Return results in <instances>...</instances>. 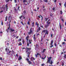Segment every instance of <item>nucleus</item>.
<instances>
[{
	"label": "nucleus",
	"mask_w": 66,
	"mask_h": 66,
	"mask_svg": "<svg viewBox=\"0 0 66 66\" xmlns=\"http://www.w3.org/2000/svg\"><path fill=\"white\" fill-rule=\"evenodd\" d=\"M26 60L27 61H28V62H29V59L28 58H26Z\"/></svg>",
	"instance_id": "nucleus-33"
},
{
	"label": "nucleus",
	"mask_w": 66,
	"mask_h": 66,
	"mask_svg": "<svg viewBox=\"0 0 66 66\" xmlns=\"http://www.w3.org/2000/svg\"><path fill=\"white\" fill-rule=\"evenodd\" d=\"M5 50L6 51H7V54H8L9 53H11V51H10V50H9V49H8L7 51V48H6Z\"/></svg>",
	"instance_id": "nucleus-6"
},
{
	"label": "nucleus",
	"mask_w": 66,
	"mask_h": 66,
	"mask_svg": "<svg viewBox=\"0 0 66 66\" xmlns=\"http://www.w3.org/2000/svg\"><path fill=\"white\" fill-rule=\"evenodd\" d=\"M10 31L12 33H13V34H14V33H16V32H15V30L13 28H11Z\"/></svg>",
	"instance_id": "nucleus-5"
},
{
	"label": "nucleus",
	"mask_w": 66,
	"mask_h": 66,
	"mask_svg": "<svg viewBox=\"0 0 66 66\" xmlns=\"http://www.w3.org/2000/svg\"><path fill=\"white\" fill-rule=\"evenodd\" d=\"M45 19L46 21H47V20H48V18H45Z\"/></svg>",
	"instance_id": "nucleus-38"
},
{
	"label": "nucleus",
	"mask_w": 66,
	"mask_h": 66,
	"mask_svg": "<svg viewBox=\"0 0 66 66\" xmlns=\"http://www.w3.org/2000/svg\"><path fill=\"white\" fill-rule=\"evenodd\" d=\"M40 27H39L37 30V32H38V31H40Z\"/></svg>",
	"instance_id": "nucleus-15"
},
{
	"label": "nucleus",
	"mask_w": 66,
	"mask_h": 66,
	"mask_svg": "<svg viewBox=\"0 0 66 66\" xmlns=\"http://www.w3.org/2000/svg\"><path fill=\"white\" fill-rule=\"evenodd\" d=\"M17 0H14V2L15 3H16L17 2Z\"/></svg>",
	"instance_id": "nucleus-36"
},
{
	"label": "nucleus",
	"mask_w": 66,
	"mask_h": 66,
	"mask_svg": "<svg viewBox=\"0 0 66 66\" xmlns=\"http://www.w3.org/2000/svg\"><path fill=\"white\" fill-rule=\"evenodd\" d=\"M59 27H60V29H62V27L61 26V25L60 23H59Z\"/></svg>",
	"instance_id": "nucleus-16"
},
{
	"label": "nucleus",
	"mask_w": 66,
	"mask_h": 66,
	"mask_svg": "<svg viewBox=\"0 0 66 66\" xmlns=\"http://www.w3.org/2000/svg\"><path fill=\"white\" fill-rule=\"evenodd\" d=\"M44 65H45V64L44 63H43L42 64V66H44Z\"/></svg>",
	"instance_id": "nucleus-39"
},
{
	"label": "nucleus",
	"mask_w": 66,
	"mask_h": 66,
	"mask_svg": "<svg viewBox=\"0 0 66 66\" xmlns=\"http://www.w3.org/2000/svg\"><path fill=\"white\" fill-rule=\"evenodd\" d=\"M45 2H48V1L47 0H44Z\"/></svg>",
	"instance_id": "nucleus-40"
},
{
	"label": "nucleus",
	"mask_w": 66,
	"mask_h": 66,
	"mask_svg": "<svg viewBox=\"0 0 66 66\" xmlns=\"http://www.w3.org/2000/svg\"><path fill=\"white\" fill-rule=\"evenodd\" d=\"M65 43L64 42H63L62 43V44H63V45H64V44H65Z\"/></svg>",
	"instance_id": "nucleus-50"
},
{
	"label": "nucleus",
	"mask_w": 66,
	"mask_h": 66,
	"mask_svg": "<svg viewBox=\"0 0 66 66\" xmlns=\"http://www.w3.org/2000/svg\"><path fill=\"white\" fill-rule=\"evenodd\" d=\"M29 38V36H28L26 37V38L27 40V42H28V40Z\"/></svg>",
	"instance_id": "nucleus-11"
},
{
	"label": "nucleus",
	"mask_w": 66,
	"mask_h": 66,
	"mask_svg": "<svg viewBox=\"0 0 66 66\" xmlns=\"http://www.w3.org/2000/svg\"><path fill=\"white\" fill-rule=\"evenodd\" d=\"M19 8H20L19 7H18V10H19Z\"/></svg>",
	"instance_id": "nucleus-54"
},
{
	"label": "nucleus",
	"mask_w": 66,
	"mask_h": 66,
	"mask_svg": "<svg viewBox=\"0 0 66 66\" xmlns=\"http://www.w3.org/2000/svg\"><path fill=\"white\" fill-rule=\"evenodd\" d=\"M61 19L62 21H63H63H64V20L63 19Z\"/></svg>",
	"instance_id": "nucleus-46"
},
{
	"label": "nucleus",
	"mask_w": 66,
	"mask_h": 66,
	"mask_svg": "<svg viewBox=\"0 0 66 66\" xmlns=\"http://www.w3.org/2000/svg\"><path fill=\"white\" fill-rule=\"evenodd\" d=\"M13 36L14 37H15V35H13V36Z\"/></svg>",
	"instance_id": "nucleus-61"
},
{
	"label": "nucleus",
	"mask_w": 66,
	"mask_h": 66,
	"mask_svg": "<svg viewBox=\"0 0 66 66\" xmlns=\"http://www.w3.org/2000/svg\"><path fill=\"white\" fill-rule=\"evenodd\" d=\"M1 24L2 25H3V22H1Z\"/></svg>",
	"instance_id": "nucleus-43"
},
{
	"label": "nucleus",
	"mask_w": 66,
	"mask_h": 66,
	"mask_svg": "<svg viewBox=\"0 0 66 66\" xmlns=\"http://www.w3.org/2000/svg\"><path fill=\"white\" fill-rule=\"evenodd\" d=\"M47 30H43V31H42L43 32H44V33H45L46 31H47Z\"/></svg>",
	"instance_id": "nucleus-22"
},
{
	"label": "nucleus",
	"mask_w": 66,
	"mask_h": 66,
	"mask_svg": "<svg viewBox=\"0 0 66 66\" xmlns=\"http://www.w3.org/2000/svg\"><path fill=\"white\" fill-rule=\"evenodd\" d=\"M29 44H31V42L30 41V40H29Z\"/></svg>",
	"instance_id": "nucleus-52"
},
{
	"label": "nucleus",
	"mask_w": 66,
	"mask_h": 66,
	"mask_svg": "<svg viewBox=\"0 0 66 66\" xmlns=\"http://www.w3.org/2000/svg\"><path fill=\"white\" fill-rule=\"evenodd\" d=\"M46 49H44L43 50V51H42V52L44 53V52H45V51H46Z\"/></svg>",
	"instance_id": "nucleus-18"
},
{
	"label": "nucleus",
	"mask_w": 66,
	"mask_h": 66,
	"mask_svg": "<svg viewBox=\"0 0 66 66\" xmlns=\"http://www.w3.org/2000/svg\"><path fill=\"white\" fill-rule=\"evenodd\" d=\"M53 40H52V41H51V46H50V47L51 48H52V47L53 46L52 45V44H53Z\"/></svg>",
	"instance_id": "nucleus-7"
},
{
	"label": "nucleus",
	"mask_w": 66,
	"mask_h": 66,
	"mask_svg": "<svg viewBox=\"0 0 66 66\" xmlns=\"http://www.w3.org/2000/svg\"><path fill=\"white\" fill-rule=\"evenodd\" d=\"M48 60L47 61V63H50V60H51V59L52 58V57H47Z\"/></svg>",
	"instance_id": "nucleus-4"
},
{
	"label": "nucleus",
	"mask_w": 66,
	"mask_h": 66,
	"mask_svg": "<svg viewBox=\"0 0 66 66\" xmlns=\"http://www.w3.org/2000/svg\"><path fill=\"white\" fill-rule=\"evenodd\" d=\"M54 45H55V47L56 46H57L56 44V43H55Z\"/></svg>",
	"instance_id": "nucleus-42"
},
{
	"label": "nucleus",
	"mask_w": 66,
	"mask_h": 66,
	"mask_svg": "<svg viewBox=\"0 0 66 66\" xmlns=\"http://www.w3.org/2000/svg\"><path fill=\"white\" fill-rule=\"evenodd\" d=\"M55 10V8L54 7L53 8V11H54Z\"/></svg>",
	"instance_id": "nucleus-35"
},
{
	"label": "nucleus",
	"mask_w": 66,
	"mask_h": 66,
	"mask_svg": "<svg viewBox=\"0 0 66 66\" xmlns=\"http://www.w3.org/2000/svg\"><path fill=\"white\" fill-rule=\"evenodd\" d=\"M32 27H34V22H33L32 23Z\"/></svg>",
	"instance_id": "nucleus-20"
},
{
	"label": "nucleus",
	"mask_w": 66,
	"mask_h": 66,
	"mask_svg": "<svg viewBox=\"0 0 66 66\" xmlns=\"http://www.w3.org/2000/svg\"><path fill=\"white\" fill-rule=\"evenodd\" d=\"M24 4H25V5H27V4H25V3H24Z\"/></svg>",
	"instance_id": "nucleus-60"
},
{
	"label": "nucleus",
	"mask_w": 66,
	"mask_h": 66,
	"mask_svg": "<svg viewBox=\"0 0 66 66\" xmlns=\"http://www.w3.org/2000/svg\"><path fill=\"white\" fill-rule=\"evenodd\" d=\"M28 63L29 64H32V62L30 61H28Z\"/></svg>",
	"instance_id": "nucleus-17"
},
{
	"label": "nucleus",
	"mask_w": 66,
	"mask_h": 66,
	"mask_svg": "<svg viewBox=\"0 0 66 66\" xmlns=\"http://www.w3.org/2000/svg\"><path fill=\"white\" fill-rule=\"evenodd\" d=\"M40 16L42 17V20H43V17L42 15H40Z\"/></svg>",
	"instance_id": "nucleus-41"
},
{
	"label": "nucleus",
	"mask_w": 66,
	"mask_h": 66,
	"mask_svg": "<svg viewBox=\"0 0 66 66\" xmlns=\"http://www.w3.org/2000/svg\"><path fill=\"white\" fill-rule=\"evenodd\" d=\"M50 20H48L46 22V23L47 24V25H46L45 26V28H47V27L49 26L50 24Z\"/></svg>",
	"instance_id": "nucleus-2"
},
{
	"label": "nucleus",
	"mask_w": 66,
	"mask_h": 66,
	"mask_svg": "<svg viewBox=\"0 0 66 66\" xmlns=\"http://www.w3.org/2000/svg\"><path fill=\"white\" fill-rule=\"evenodd\" d=\"M54 3H56V0H55L54 1Z\"/></svg>",
	"instance_id": "nucleus-44"
},
{
	"label": "nucleus",
	"mask_w": 66,
	"mask_h": 66,
	"mask_svg": "<svg viewBox=\"0 0 66 66\" xmlns=\"http://www.w3.org/2000/svg\"><path fill=\"white\" fill-rule=\"evenodd\" d=\"M64 6L65 7L66 6V2H65L64 4Z\"/></svg>",
	"instance_id": "nucleus-34"
},
{
	"label": "nucleus",
	"mask_w": 66,
	"mask_h": 66,
	"mask_svg": "<svg viewBox=\"0 0 66 66\" xmlns=\"http://www.w3.org/2000/svg\"><path fill=\"white\" fill-rule=\"evenodd\" d=\"M8 18L9 21V22H11V20H12V17H11V16H9Z\"/></svg>",
	"instance_id": "nucleus-8"
},
{
	"label": "nucleus",
	"mask_w": 66,
	"mask_h": 66,
	"mask_svg": "<svg viewBox=\"0 0 66 66\" xmlns=\"http://www.w3.org/2000/svg\"><path fill=\"white\" fill-rule=\"evenodd\" d=\"M20 41H21V39H19Z\"/></svg>",
	"instance_id": "nucleus-64"
},
{
	"label": "nucleus",
	"mask_w": 66,
	"mask_h": 66,
	"mask_svg": "<svg viewBox=\"0 0 66 66\" xmlns=\"http://www.w3.org/2000/svg\"><path fill=\"white\" fill-rule=\"evenodd\" d=\"M48 31L47 30L46 31V32L45 33V35H46V34H48Z\"/></svg>",
	"instance_id": "nucleus-25"
},
{
	"label": "nucleus",
	"mask_w": 66,
	"mask_h": 66,
	"mask_svg": "<svg viewBox=\"0 0 66 66\" xmlns=\"http://www.w3.org/2000/svg\"><path fill=\"white\" fill-rule=\"evenodd\" d=\"M23 13L25 14L26 13V11H24L23 12Z\"/></svg>",
	"instance_id": "nucleus-53"
},
{
	"label": "nucleus",
	"mask_w": 66,
	"mask_h": 66,
	"mask_svg": "<svg viewBox=\"0 0 66 66\" xmlns=\"http://www.w3.org/2000/svg\"><path fill=\"white\" fill-rule=\"evenodd\" d=\"M31 60L32 61H33V60H35V59H34V58H33L32 57H31Z\"/></svg>",
	"instance_id": "nucleus-19"
},
{
	"label": "nucleus",
	"mask_w": 66,
	"mask_h": 66,
	"mask_svg": "<svg viewBox=\"0 0 66 66\" xmlns=\"http://www.w3.org/2000/svg\"><path fill=\"white\" fill-rule=\"evenodd\" d=\"M60 14H63V12H62V11H60Z\"/></svg>",
	"instance_id": "nucleus-28"
},
{
	"label": "nucleus",
	"mask_w": 66,
	"mask_h": 66,
	"mask_svg": "<svg viewBox=\"0 0 66 66\" xmlns=\"http://www.w3.org/2000/svg\"><path fill=\"white\" fill-rule=\"evenodd\" d=\"M53 53H54V52H55V51H54V50H53Z\"/></svg>",
	"instance_id": "nucleus-47"
},
{
	"label": "nucleus",
	"mask_w": 66,
	"mask_h": 66,
	"mask_svg": "<svg viewBox=\"0 0 66 66\" xmlns=\"http://www.w3.org/2000/svg\"><path fill=\"white\" fill-rule=\"evenodd\" d=\"M43 11H44V12H45V9H43Z\"/></svg>",
	"instance_id": "nucleus-58"
},
{
	"label": "nucleus",
	"mask_w": 66,
	"mask_h": 66,
	"mask_svg": "<svg viewBox=\"0 0 66 66\" xmlns=\"http://www.w3.org/2000/svg\"><path fill=\"white\" fill-rule=\"evenodd\" d=\"M3 59L2 58V57H0V60H2Z\"/></svg>",
	"instance_id": "nucleus-45"
},
{
	"label": "nucleus",
	"mask_w": 66,
	"mask_h": 66,
	"mask_svg": "<svg viewBox=\"0 0 66 66\" xmlns=\"http://www.w3.org/2000/svg\"><path fill=\"white\" fill-rule=\"evenodd\" d=\"M29 43H27V45L28 46H29Z\"/></svg>",
	"instance_id": "nucleus-59"
},
{
	"label": "nucleus",
	"mask_w": 66,
	"mask_h": 66,
	"mask_svg": "<svg viewBox=\"0 0 66 66\" xmlns=\"http://www.w3.org/2000/svg\"><path fill=\"white\" fill-rule=\"evenodd\" d=\"M38 17H39V18H40V16H38Z\"/></svg>",
	"instance_id": "nucleus-57"
},
{
	"label": "nucleus",
	"mask_w": 66,
	"mask_h": 66,
	"mask_svg": "<svg viewBox=\"0 0 66 66\" xmlns=\"http://www.w3.org/2000/svg\"><path fill=\"white\" fill-rule=\"evenodd\" d=\"M30 49H31L28 48H27V51L26 52L27 53V54H28V55H29V54L30 53Z\"/></svg>",
	"instance_id": "nucleus-3"
},
{
	"label": "nucleus",
	"mask_w": 66,
	"mask_h": 66,
	"mask_svg": "<svg viewBox=\"0 0 66 66\" xmlns=\"http://www.w3.org/2000/svg\"><path fill=\"white\" fill-rule=\"evenodd\" d=\"M52 36H53V35H52V34H51V37H52Z\"/></svg>",
	"instance_id": "nucleus-63"
},
{
	"label": "nucleus",
	"mask_w": 66,
	"mask_h": 66,
	"mask_svg": "<svg viewBox=\"0 0 66 66\" xmlns=\"http://www.w3.org/2000/svg\"><path fill=\"white\" fill-rule=\"evenodd\" d=\"M59 62H58L57 63V64H59Z\"/></svg>",
	"instance_id": "nucleus-62"
},
{
	"label": "nucleus",
	"mask_w": 66,
	"mask_h": 66,
	"mask_svg": "<svg viewBox=\"0 0 66 66\" xmlns=\"http://www.w3.org/2000/svg\"><path fill=\"white\" fill-rule=\"evenodd\" d=\"M64 63H62V66H64Z\"/></svg>",
	"instance_id": "nucleus-48"
},
{
	"label": "nucleus",
	"mask_w": 66,
	"mask_h": 66,
	"mask_svg": "<svg viewBox=\"0 0 66 66\" xmlns=\"http://www.w3.org/2000/svg\"><path fill=\"white\" fill-rule=\"evenodd\" d=\"M21 23H22L23 24V25H24V24L22 23V22H21Z\"/></svg>",
	"instance_id": "nucleus-51"
},
{
	"label": "nucleus",
	"mask_w": 66,
	"mask_h": 66,
	"mask_svg": "<svg viewBox=\"0 0 66 66\" xmlns=\"http://www.w3.org/2000/svg\"><path fill=\"white\" fill-rule=\"evenodd\" d=\"M53 63V62H52V61H51V65H52Z\"/></svg>",
	"instance_id": "nucleus-37"
},
{
	"label": "nucleus",
	"mask_w": 66,
	"mask_h": 66,
	"mask_svg": "<svg viewBox=\"0 0 66 66\" xmlns=\"http://www.w3.org/2000/svg\"><path fill=\"white\" fill-rule=\"evenodd\" d=\"M59 5H60V6H61V3H59Z\"/></svg>",
	"instance_id": "nucleus-55"
},
{
	"label": "nucleus",
	"mask_w": 66,
	"mask_h": 66,
	"mask_svg": "<svg viewBox=\"0 0 66 66\" xmlns=\"http://www.w3.org/2000/svg\"><path fill=\"white\" fill-rule=\"evenodd\" d=\"M63 57L64 58H66V54L65 55L63 56Z\"/></svg>",
	"instance_id": "nucleus-31"
},
{
	"label": "nucleus",
	"mask_w": 66,
	"mask_h": 66,
	"mask_svg": "<svg viewBox=\"0 0 66 66\" xmlns=\"http://www.w3.org/2000/svg\"><path fill=\"white\" fill-rule=\"evenodd\" d=\"M41 28H43L44 27H43V26H41Z\"/></svg>",
	"instance_id": "nucleus-56"
},
{
	"label": "nucleus",
	"mask_w": 66,
	"mask_h": 66,
	"mask_svg": "<svg viewBox=\"0 0 66 66\" xmlns=\"http://www.w3.org/2000/svg\"><path fill=\"white\" fill-rule=\"evenodd\" d=\"M23 16V15H22L21 16H20V19H21V18H22V17Z\"/></svg>",
	"instance_id": "nucleus-32"
},
{
	"label": "nucleus",
	"mask_w": 66,
	"mask_h": 66,
	"mask_svg": "<svg viewBox=\"0 0 66 66\" xmlns=\"http://www.w3.org/2000/svg\"><path fill=\"white\" fill-rule=\"evenodd\" d=\"M39 55L40 56V54H39V53H37V54H36L35 55V56H36V57H37V55Z\"/></svg>",
	"instance_id": "nucleus-12"
},
{
	"label": "nucleus",
	"mask_w": 66,
	"mask_h": 66,
	"mask_svg": "<svg viewBox=\"0 0 66 66\" xmlns=\"http://www.w3.org/2000/svg\"><path fill=\"white\" fill-rule=\"evenodd\" d=\"M27 24L29 25V26H30V22L29 21H28L27 22Z\"/></svg>",
	"instance_id": "nucleus-29"
},
{
	"label": "nucleus",
	"mask_w": 66,
	"mask_h": 66,
	"mask_svg": "<svg viewBox=\"0 0 66 66\" xmlns=\"http://www.w3.org/2000/svg\"><path fill=\"white\" fill-rule=\"evenodd\" d=\"M7 4H6L5 6V5H4L2 7L1 10H4V12H5L6 11H7V9H8V6Z\"/></svg>",
	"instance_id": "nucleus-1"
},
{
	"label": "nucleus",
	"mask_w": 66,
	"mask_h": 66,
	"mask_svg": "<svg viewBox=\"0 0 66 66\" xmlns=\"http://www.w3.org/2000/svg\"><path fill=\"white\" fill-rule=\"evenodd\" d=\"M3 12V11L2 10L1 11V12H0V13H2V12Z\"/></svg>",
	"instance_id": "nucleus-49"
},
{
	"label": "nucleus",
	"mask_w": 66,
	"mask_h": 66,
	"mask_svg": "<svg viewBox=\"0 0 66 66\" xmlns=\"http://www.w3.org/2000/svg\"><path fill=\"white\" fill-rule=\"evenodd\" d=\"M22 59V57L21 56H19V57L18 58V60L19 61H20V60H21Z\"/></svg>",
	"instance_id": "nucleus-13"
},
{
	"label": "nucleus",
	"mask_w": 66,
	"mask_h": 66,
	"mask_svg": "<svg viewBox=\"0 0 66 66\" xmlns=\"http://www.w3.org/2000/svg\"><path fill=\"white\" fill-rule=\"evenodd\" d=\"M46 57V56H45L44 57V58L42 57V60H44V59H45Z\"/></svg>",
	"instance_id": "nucleus-24"
},
{
	"label": "nucleus",
	"mask_w": 66,
	"mask_h": 66,
	"mask_svg": "<svg viewBox=\"0 0 66 66\" xmlns=\"http://www.w3.org/2000/svg\"><path fill=\"white\" fill-rule=\"evenodd\" d=\"M30 32H29L28 33L29 34H31L32 33V28H31L30 30Z\"/></svg>",
	"instance_id": "nucleus-10"
},
{
	"label": "nucleus",
	"mask_w": 66,
	"mask_h": 66,
	"mask_svg": "<svg viewBox=\"0 0 66 66\" xmlns=\"http://www.w3.org/2000/svg\"><path fill=\"white\" fill-rule=\"evenodd\" d=\"M34 40L35 42V40L36 39V38L35 37H34Z\"/></svg>",
	"instance_id": "nucleus-27"
},
{
	"label": "nucleus",
	"mask_w": 66,
	"mask_h": 66,
	"mask_svg": "<svg viewBox=\"0 0 66 66\" xmlns=\"http://www.w3.org/2000/svg\"><path fill=\"white\" fill-rule=\"evenodd\" d=\"M9 27L8 28V29H7L6 30V31H7V33H9V29L10 28V23L9 24Z\"/></svg>",
	"instance_id": "nucleus-9"
},
{
	"label": "nucleus",
	"mask_w": 66,
	"mask_h": 66,
	"mask_svg": "<svg viewBox=\"0 0 66 66\" xmlns=\"http://www.w3.org/2000/svg\"><path fill=\"white\" fill-rule=\"evenodd\" d=\"M7 16H6L5 18V21H7Z\"/></svg>",
	"instance_id": "nucleus-26"
},
{
	"label": "nucleus",
	"mask_w": 66,
	"mask_h": 66,
	"mask_svg": "<svg viewBox=\"0 0 66 66\" xmlns=\"http://www.w3.org/2000/svg\"><path fill=\"white\" fill-rule=\"evenodd\" d=\"M36 25H37V27H39V26H39V24H38V23H37V22H36Z\"/></svg>",
	"instance_id": "nucleus-14"
},
{
	"label": "nucleus",
	"mask_w": 66,
	"mask_h": 66,
	"mask_svg": "<svg viewBox=\"0 0 66 66\" xmlns=\"http://www.w3.org/2000/svg\"><path fill=\"white\" fill-rule=\"evenodd\" d=\"M6 2H9L10 1V0H7L6 1Z\"/></svg>",
	"instance_id": "nucleus-30"
},
{
	"label": "nucleus",
	"mask_w": 66,
	"mask_h": 66,
	"mask_svg": "<svg viewBox=\"0 0 66 66\" xmlns=\"http://www.w3.org/2000/svg\"><path fill=\"white\" fill-rule=\"evenodd\" d=\"M19 46H21L22 45V44L20 42L19 44Z\"/></svg>",
	"instance_id": "nucleus-23"
},
{
	"label": "nucleus",
	"mask_w": 66,
	"mask_h": 66,
	"mask_svg": "<svg viewBox=\"0 0 66 66\" xmlns=\"http://www.w3.org/2000/svg\"><path fill=\"white\" fill-rule=\"evenodd\" d=\"M23 2H24V3L25 2H27V0H23Z\"/></svg>",
	"instance_id": "nucleus-21"
}]
</instances>
